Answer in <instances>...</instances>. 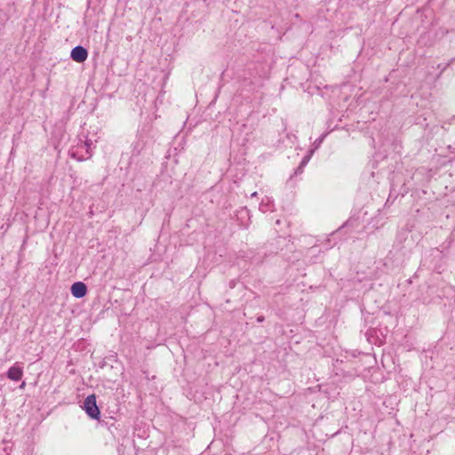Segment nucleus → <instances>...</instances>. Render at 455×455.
Masks as SVG:
<instances>
[{"label": "nucleus", "instance_id": "nucleus-8", "mask_svg": "<svg viewBox=\"0 0 455 455\" xmlns=\"http://www.w3.org/2000/svg\"><path fill=\"white\" fill-rule=\"evenodd\" d=\"M251 197H255L257 196V192H253L251 195Z\"/></svg>", "mask_w": 455, "mask_h": 455}, {"label": "nucleus", "instance_id": "nucleus-3", "mask_svg": "<svg viewBox=\"0 0 455 455\" xmlns=\"http://www.w3.org/2000/svg\"><path fill=\"white\" fill-rule=\"evenodd\" d=\"M87 287L83 282H76L71 286V294L77 299L86 295Z\"/></svg>", "mask_w": 455, "mask_h": 455}, {"label": "nucleus", "instance_id": "nucleus-7", "mask_svg": "<svg viewBox=\"0 0 455 455\" xmlns=\"http://www.w3.org/2000/svg\"><path fill=\"white\" fill-rule=\"evenodd\" d=\"M26 386V383L23 381L20 386V388L23 389Z\"/></svg>", "mask_w": 455, "mask_h": 455}, {"label": "nucleus", "instance_id": "nucleus-9", "mask_svg": "<svg viewBox=\"0 0 455 455\" xmlns=\"http://www.w3.org/2000/svg\"><path fill=\"white\" fill-rule=\"evenodd\" d=\"M258 321H259V322H262V321H263V317H259V318H258Z\"/></svg>", "mask_w": 455, "mask_h": 455}, {"label": "nucleus", "instance_id": "nucleus-6", "mask_svg": "<svg viewBox=\"0 0 455 455\" xmlns=\"http://www.w3.org/2000/svg\"><path fill=\"white\" fill-rule=\"evenodd\" d=\"M84 147L86 148L87 153H89L90 144L88 142H85Z\"/></svg>", "mask_w": 455, "mask_h": 455}, {"label": "nucleus", "instance_id": "nucleus-4", "mask_svg": "<svg viewBox=\"0 0 455 455\" xmlns=\"http://www.w3.org/2000/svg\"><path fill=\"white\" fill-rule=\"evenodd\" d=\"M22 376V368L16 365L12 366L7 371V378L13 381L20 380Z\"/></svg>", "mask_w": 455, "mask_h": 455}, {"label": "nucleus", "instance_id": "nucleus-2", "mask_svg": "<svg viewBox=\"0 0 455 455\" xmlns=\"http://www.w3.org/2000/svg\"><path fill=\"white\" fill-rule=\"evenodd\" d=\"M70 57L73 60L82 63L88 58V52L84 47L77 45L72 49Z\"/></svg>", "mask_w": 455, "mask_h": 455}, {"label": "nucleus", "instance_id": "nucleus-1", "mask_svg": "<svg viewBox=\"0 0 455 455\" xmlns=\"http://www.w3.org/2000/svg\"><path fill=\"white\" fill-rule=\"evenodd\" d=\"M84 409L90 418L93 419L100 418V411L96 403L95 395H90L84 399Z\"/></svg>", "mask_w": 455, "mask_h": 455}, {"label": "nucleus", "instance_id": "nucleus-5", "mask_svg": "<svg viewBox=\"0 0 455 455\" xmlns=\"http://www.w3.org/2000/svg\"><path fill=\"white\" fill-rule=\"evenodd\" d=\"M308 159H309V156H308V157H305V158L303 159V161L301 162V164H300V166H299V169H301V168H302V166H304V165L307 163Z\"/></svg>", "mask_w": 455, "mask_h": 455}]
</instances>
